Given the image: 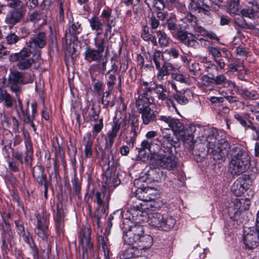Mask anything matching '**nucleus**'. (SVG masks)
I'll list each match as a JSON object with an SVG mask.
<instances>
[{
	"mask_svg": "<svg viewBox=\"0 0 259 259\" xmlns=\"http://www.w3.org/2000/svg\"><path fill=\"white\" fill-rule=\"evenodd\" d=\"M8 6L12 8V10L21 11L26 12V10L23 3L20 0H10L8 4Z\"/></svg>",
	"mask_w": 259,
	"mask_h": 259,
	"instance_id": "09e8293b",
	"label": "nucleus"
},
{
	"mask_svg": "<svg viewBox=\"0 0 259 259\" xmlns=\"http://www.w3.org/2000/svg\"><path fill=\"white\" fill-rule=\"evenodd\" d=\"M55 220L56 232L57 234H60L63 232L64 226L63 217L60 211H57Z\"/></svg>",
	"mask_w": 259,
	"mask_h": 259,
	"instance_id": "37998d69",
	"label": "nucleus"
},
{
	"mask_svg": "<svg viewBox=\"0 0 259 259\" xmlns=\"http://www.w3.org/2000/svg\"><path fill=\"white\" fill-rule=\"evenodd\" d=\"M120 184V179H106L104 185H103L100 192H97L95 195L94 202L97 204V209H100L103 213H106V202L104 200L105 192L108 189L109 194L108 196L107 203L109 201L110 194L113 189Z\"/></svg>",
	"mask_w": 259,
	"mask_h": 259,
	"instance_id": "9d476101",
	"label": "nucleus"
},
{
	"mask_svg": "<svg viewBox=\"0 0 259 259\" xmlns=\"http://www.w3.org/2000/svg\"><path fill=\"white\" fill-rule=\"evenodd\" d=\"M236 23L239 27L244 29H253L255 27L252 23H247L244 19L240 21H236Z\"/></svg>",
	"mask_w": 259,
	"mask_h": 259,
	"instance_id": "69168bd1",
	"label": "nucleus"
},
{
	"mask_svg": "<svg viewBox=\"0 0 259 259\" xmlns=\"http://www.w3.org/2000/svg\"><path fill=\"white\" fill-rule=\"evenodd\" d=\"M240 0H229L228 10L230 14H236L239 12Z\"/></svg>",
	"mask_w": 259,
	"mask_h": 259,
	"instance_id": "4d7b16f0",
	"label": "nucleus"
},
{
	"mask_svg": "<svg viewBox=\"0 0 259 259\" xmlns=\"http://www.w3.org/2000/svg\"><path fill=\"white\" fill-rule=\"evenodd\" d=\"M175 69L174 65L168 62H164L157 70V78L158 80L161 81L164 79L165 76L169 75L170 71Z\"/></svg>",
	"mask_w": 259,
	"mask_h": 259,
	"instance_id": "2f4dec72",
	"label": "nucleus"
},
{
	"mask_svg": "<svg viewBox=\"0 0 259 259\" xmlns=\"http://www.w3.org/2000/svg\"><path fill=\"white\" fill-rule=\"evenodd\" d=\"M14 222L18 234L22 238L26 243L31 245V242H33L32 236L29 231L25 230L23 222L17 220Z\"/></svg>",
	"mask_w": 259,
	"mask_h": 259,
	"instance_id": "a878e982",
	"label": "nucleus"
},
{
	"mask_svg": "<svg viewBox=\"0 0 259 259\" xmlns=\"http://www.w3.org/2000/svg\"><path fill=\"white\" fill-rule=\"evenodd\" d=\"M36 222L35 223L34 233L38 239L48 244L51 234L49 229L50 213L44 209H40L35 213Z\"/></svg>",
	"mask_w": 259,
	"mask_h": 259,
	"instance_id": "423d86ee",
	"label": "nucleus"
},
{
	"mask_svg": "<svg viewBox=\"0 0 259 259\" xmlns=\"http://www.w3.org/2000/svg\"><path fill=\"white\" fill-rule=\"evenodd\" d=\"M112 91L108 90L107 91L105 92L102 96V104L103 105V108H107L110 104V94Z\"/></svg>",
	"mask_w": 259,
	"mask_h": 259,
	"instance_id": "bf43d9fd",
	"label": "nucleus"
},
{
	"mask_svg": "<svg viewBox=\"0 0 259 259\" xmlns=\"http://www.w3.org/2000/svg\"><path fill=\"white\" fill-rule=\"evenodd\" d=\"M127 218L123 221L122 226L123 230V240L125 244L136 245L141 248L149 249L153 244L152 237L144 233V228L139 223L133 224L131 222L133 220L132 215L127 213Z\"/></svg>",
	"mask_w": 259,
	"mask_h": 259,
	"instance_id": "f257e3e1",
	"label": "nucleus"
},
{
	"mask_svg": "<svg viewBox=\"0 0 259 259\" xmlns=\"http://www.w3.org/2000/svg\"><path fill=\"white\" fill-rule=\"evenodd\" d=\"M91 134H88L87 139L85 137L83 138V140L85 141L84 155L86 158H91L93 155V142L91 140Z\"/></svg>",
	"mask_w": 259,
	"mask_h": 259,
	"instance_id": "a18cd8bd",
	"label": "nucleus"
},
{
	"mask_svg": "<svg viewBox=\"0 0 259 259\" xmlns=\"http://www.w3.org/2000/svg\"><path fill=\"white\" fill-rule=\"evenodd\" d=\"M152 59L156 69L158 70L161 67V62L163 61L159 51H155L152 56Z\"/></svg>",
	"mask_w": 259,
	"mask_h": 259,
	"instance_id": "13d9d810",
	"label": "nucleus"
},
{
	"mask_svg": "<svg viewBox=\"0 0 259 259\" xmlns=\"http://www.w3.org/2000/svg\"><path fill=\"white\" fill-rule=\"evenodd\" d=\"M133 184L137 188L145 189L146 194H144V198L142 201L143 203H146L149 200H154L155 196L151 193L153 190L151 187H149L147 185V180L145 179H134Z\"/></svg>",
	"mask_w": 259,
	"mask_h": 259,
	"instance_id": "412c9836",
	"label": "nucleus"
},
{
	"mask_svg": "<svg viewBox=\"0 0 259 259\" xmlns=\"http://www.w3.org/2000/svg\"><path fill=\"white\" fill-rule=\"evenodd\" d=\"M133 246L121 251L119 253L120 259H131L138 257L142 255V250H145L146 248H141L136 245H132Z\"/></svg>",
	"mask_w": 259,
	"mask_h": 259,
	"instance_id": "b1692460",
	"label": "nucleus"
},
{
	"mask_svg": "<svg viewBox=\"0 0 259 259\" xmlns=\"http://www.w3.org/2000/svg\"><path fill=\"white\" fill-rule=\"evenodd\" d=\"M234 88L236 92L245 100H255L259 99V94L255 90L249 91L246 88L237 87L235 84H234Z\"/></svg>",
	"mask_w": 259,
	"mask_h": 259,
	"instance_id": "bb28decb",
	"label": "nucleus"
},
{
	"mask_svg": "<svg viewBox=\"0 0 259 259\" xmlns=\"http://www.w3.org/2000/svg\"><path fill=\"white\" fill-rule=\"evenodd\" d=\"M148 222L150 226L159 230L167 231L172 229L176 224L174 218L167 214L154 212L148 214Z\"/></svg>",
	"mask_w": 259,
	"mask_h": 259,
	"instance_id": "6e6552de",
	"label": "nucleus"
},
{
	"mask_svg": "<svg viewBox=\"0 0 259 259\" xmlns=\"http://www.w3.org/2000/svg\"><path fill=\"white\" fill-rule=\"evenodd\" d=\"M106 76V84L108 88V90L110 91H113L115 83L117 80L116 74L114 73L105 74Z\"/></svg>",
	"mask_w": 259,
	"mask_h": 259,
	"instance_id": "8fccbe9b",
	"label": "nucleus"
},
{
	"mask_svg": "<svg viewBox=\"0 0 259 259\" xmlns=\"http://www.w3.org/2000/svg\"><path fill=\"white\" fill-rule=\"evenodd\" d=\"M42 18V14L38 11L33 12L29 16V20L31 22L36 23H38Z\"/></svg>",
	"mask_w": 259,
	"mask_h": 259,
	"instance_id": "0e129e2a",
	"label": "nucleus"
},
{
	"mask_svg": "<svg viewBox=\"0 0 259 259\" xmlns=\"http://www.w3.org/2000/svg\"><path fill=\"white\" fill-rule=\"evenodd\" d=\"M247 7L257 13L259 12V0H249Z\"/></svg>",
	"mask_w": 259,
	"mask_h": 259,
	"instance_id": "774afa93",
	"label": "nucleus"
},
{
	"mask_svg": "<svg viewBox=\"0 0 259 259\" xmlns=\"http://www.w3.org/2000/svg\"><path fill=\"white\" fill-rule=\"evenodd\" d=\"M213 129L216 133L212 137L214 138L213 143H209L208 136H207L204 145L207 148V153L212 155L213 159L223 160L225 156L228 155L230 149L229 143L225 139L222 138V136H220L217 128L213 127Z\"/></svg>",
	"mask_w": 259,
	"mask_h": 259,
	"instance_id": "20e7f679",
	"label": "nucleus"
},
{
	"mask_svg": "<svg viewBox=\"0 0 259 259\" xmlns=\"http://www.w3.org/2000/svg\"><path fill=\"white\" fill-rule=\"evenodd\" d=\"M82 30L81 23L72 18L71 20L70 19L69 21L66 34L76 37V35L79 34Z\"/></svg>",
	"mask_w": 259,
	"mask_h": 259,
	"instance_id": "cd10ccee",
	"label": "nucleus"
},
{
	"mask_svg": "<svg viewBox=\"0 0 259 259\" xmlns=\"http://www.w3.org/2000/svg\"><path fill=\"white\" fill-rule=\"evenodd\" d=\"M246 180L241 179V181H239L237 179L233 183L231 187V191L236 196L241 195L248 189V185L245 183Z\"/></svg>",
	"mask_w": 259,
	"mask_h": 259,
	"instance_id": "c85d7f7f",
	"label": "nucleus"
},
{
	"mask_svg": "<svg viewBox=\"0 0 259 259\" xmlns=\"http://www.w3.org/2000/svg\"><path fill=\"white\" fill-rule=\"evenodd\" d=\"M240 13L243 16L248 17L250 19L253 18L255 16V13H256V12L254 11L253 10H252L251 8H249L247 7L242 9Z\"/></svg>",
	"mask_w": 259,
	"mask_h": 259,
	"instance_id": "e2e57ef3",
	"label": "nucleus"
},
{
	"mask_svg": "<svg viewBox=\"0 0 259 259\" xmlns=\"http://www.w3.org/2000/svg\"><path fill=\"white\" fill-rule=\"evenodd\" d=\"M185 134L184 135H181L182 140L189 145V150L193 151L194 147V138L195 135L197 138L199 139L201 144H204L208 136L209 143H213L214 138L212 137L215 131L213 127L205 129L203 127L196 126L193 124H190L187 128H184Z\"/></svg>",
	"mask_w": 259,
	"mask_h": 259,
	"instance_id": "f03ea898",
	"label": "nucleus"
},
{
	"mask_svg": "<svg viewBox=\"0 0 259 259\" xmlns=\"http://www.w3.org/2000/svg\"><path fill=\"white\" fill-rule=\"evenodd\" d=\"M172 150L158 148L154 150L150 162L155 166L161 167L168 170L173 169L177 165L176 156L172 153Z\"/></svg>",
	"mask_w": 259,
	"mask_h": 259,
	"instance_id": "39448f33",
	"label": "nucleus"
},
{
	"mask_svg": "<svg viewBox=\"0 0 259 259\" xmlns=\"http://www.w3.org/2000/svg\"><path fill=\"white\" fill-rule=\"evenodd\" d=\"M20 38L14 33L9 34L6 37V40L9 45L15 44Z\"/></svg>",
	"mask_w": 259,
	"mask_h": 259,
	"instance_id": "338daca9",
	"label": "nucleus"
},
{
	"mask_svg": "<svg viewBox=\"0 0 259 259\" xmlns=\"http://www.w3.org/2000/svg\"><path fill=\"white\" fill-rule=\"evenodd\" d=\"M138 111L141 115L143 123L145 125L157 120V111L152 110L149 105H143L138 109Z\"/></svg>",
	"mask_w": 259,
	"mask_h": 259,
	"instance_id": "a211bd4d",
	"label": "nucleus"
},
{
	"mask_svg": "<svg viewBox=\"0 0 259 259\" xmlns=\"http://www.w3.org/2000/svg\"><path fill=\"white\" fill-rule=\"evenodd\" d=\"M83 55L84 60L88 63L92 62L99 63L103 57V54L91 47H87L85 48Z\"/></svg>",
	"mask_w": 259,
	"mask_h": 259,
	"instance_id": "aec40b11",
	"label": "nucleus"
},
{
	"mask_svg": "<svg viewBox=\"0 0 259 259\" xmlns=\"http://www.w3.org/2000/svg\"><path fill=\"white\" fill-rule=\"evenodd\" d=\"M31 51L26 47H24L19 52L12 56L13 61L17 62V67L21 70L30 68L34 62L33 58L30 57Z\"/></svg>",
	"mask_w": 259,
	"mask_h": 259,
	"instance_id": "f8f14e48",
	"label": "nucleus"
},
{
	"mask_svg": "<svg viewBox=\"0 0 259 259\" xmlns=\"http://www.w3.org/2000/svg\"><path fill=\"white\" fill-rule=\"evenodd\" d=\"M88 21L92 30L95 31L97 35H100L103 32V24L98 17L94 16Z\"/></svg>",
	"mask_w": 259,
	"mask_h": 259,
	"instance_id": "473e14b6",
	"label": "nucleus"
},
{
	"mask_svg": "<svg viewBox=\"0 0 259 259\" xmlns=\"http://www.w3.org/2000/svg\"><path fill=\"white\" fill-rule=\"evenodd\" d=\"M158 132L154 131L148 132L146 134V139L143 140L141 144L142 149L136 148L138 152L137 158L141 159L146 154L145 149H148L152 153H153V150H155L154 147L156 146L157 149L159 148V145L161 143L160 140L157 137Z\"/></svg>",
	"mask_w": 259,
	"mask_h": 259,
	"instance_id": "9b49d317",
	"label": "nucleus"
},
{
	"mask_svg": "<svg viewBox=\"0 0 259 259\" xmlns=\"http://www.w3.org/2000/svg\"><path fill=\"white\" fill-rule=\"evenodd\" d=\"M19 106L21 109V112L23 114V121L25 123L30 122L31 121H33L35 119V117L33 115H30L27 110L24 111L22 108V104L20 100H18Z\"/></svg>",
	"mask_w": 259,
	"mask_h": 259,
	"instance_id": "6e6d98bb",
	"label": "nucleus"
},
{
	"mask_svg": "<svg viewBox=\"0 0 259 259\" xmlns=\"http://www.w3.org/2000/svg\"><path fill=\"white\" fill-rule=\"evenodd\" d=\"M184 126L178 119L174 118L169 128H171L176 136L184 135Z\"/></svg>",
	"mask_w": 259,
	"mask_h": 259,
	"instance_id": "58836bf2",
	"label": "nucleus"
},
{
	"mask_svg": "<svg viewBox=\"0 0 259 259\" xmlns=\"http://www.w3.org/2000/svg\"><path fill=\"white\" fill-rule=\"evenodd\" d=\"M177 20L175 15L171 14L168 19H166L165 25L168 29L170 31L172 35L177 32L178 30Z\"/></svg>",
	"mask_w": 259,
	"mask_h": 259,
	"instance_id": "a19ab883",
	"label": "nucleus"
},
{
	"mask_svg": "<svg viewBox=\"0 0 259 259\" xmlns=\"http://www.w3.org/2000/svg\"><path fill=\"white\" fill-rule=\"evenodd\" d=\"M9 81L11 91L15 93L20 92V85L32 82L30 76L26 73L18 71H14L10 73Z\"/></svg>",
	"mask_w": 259,
	"mask_h": 259,
	"instance_id": "ddd939ff",
	"label": "nucleus"
},
{
	"mask_svg": "<svg viewBox=\"0 0 259 259\" xmlns=\"http://www.w3.org/2000/svg\"><path fill=\"white\" fill-rule=\"evenodd\" d=\"M106 22L107 26L105 30L104 35L107 36L108 34L111 32L112 28L116 25V19L114 18L108 19Z\"/></svg>",
	"mask_w": 259,
	"mask_h": 259,
	"instance_id": "680f3d73",
	"label": "nucleus"
},
{
	"mask_svg": "<svg viewBox=\"0 0 259 259\" xmlns=\"http://www.w3.org/2000/svg\"><path fill=\"white\" fill-rule=\"evenodd\" d=\"M231 156L229 171L232 175L239 176L249 168L251 158L246 149L241 147H234Z\"/></svg>",
	"mask_w": 259,
	"mask_h": 259,
	"instance_id": "7ed1b4c3",
	"label": "nucleus"
},
{
	"mask_svg": "<svg viewBox=\"0 0 259 259\" xmlns=\"http://www.w3.org/2000/svg\"><path fill=\"white\" fill-rule=\"evenodd\" d=\"M25 145L26 147V152L24 162L27 167H31L33 151L31 141L29 139H27L25 140Z\"/></svg>",
	"mask_w": 259,
	"mask_h": 259,
	"instance_id": "f704fd0d",
	"label": "nucleus"
},
{
	"mask_svg": "<svg viewBox=\"0 0 259 259\" xmlns=\"http://www.w3.org/2000/svg\"><path fill=\"white\" fill-rule=\"evenodd\" d=\"M212 80H213L214 83L217 85H223L224 87H228L230 86V83H232L231 80H228L226 76L223 74L218 75L216 76H212Z\"/></svg>",
	"mask_w": 259,
	"mask_h": 259,
	"instance_id": "79ce46f5",
	"label": "nucleus"
},
{
	"mask_svg": "<svg viewBox=\"0 0 259 259\" xmlns=\"http://www.w3.org/2000/svg\"><path fill=\"white\" fill-rule=\"evenodd\" d=\"M26 44L27 48L35 51L36 53L39 49L44 48L47 45L46 33L41 31L32 34Z\"/></svg>",
	"mask_w": 259,
	"mask_h": 259,
	"instance_id": "dca6fc26",
	"label": "nucleus"
},
{
	"mask_svg": "<svg viewBox=\"0 0 259 259\" xmlns=\"http://www.w3.org/2000/svg\"><path fill=\"white\" fill-rule=\"evenodd\" d=\"M156 34L159 36L158 43L161 47H166L169 44V38L167 37L166 34L162 31L158 30L156 31Z\"/></svg>",
	"mask_w": 259,
	"mask_h": 259,
	"instance_id": "de8ad7c7",
	"label": "nucleus"
},
{
	"mask_svg": "<svg viewBox=\"0 0 259 259\" xmlns=\"http://www.w3.org/2000/svg\"><path fill=\"white\" fill-rule=\"evenodd\" d=\"M243 69H244V65L243 61L234 58L230 60L227 64L228 72H240Z\"/></svg>",
	"mask_w": 259,
	"mask_h": 259,
	"instance_id": "72a5a7b5",
	"label": "nucleus"
},
{
	"mask_svg": "<svg viewBox=\"0 0 259 259\" xmlns=\"http://www.w3.org/2000/svg\"><path fill=\"white\" fill-rule=\"evenodd\" d=\"M188 8L192 12L202 13L204 15L210 14V6L204 3V0H189Z\"/></svg>",
	"mask_w": 259,
	"mask_h": 259,
	"instance_id": "6ab92c4d",
	"label": "nucleus"
},
{
	"mask_svg": "<svg viewBox=\"0 0 259 259\" xmlns=\"http://www.w3.org/2000/svg\"><path fill=\"white\" fill-rule=\"evenodd\" d=\"M243 241L246 249H253L259 245V231L253 228H245Z\"/></svg>",
	"mask_w": 259,
	"mask_h": 259,
	"instance_id": "2eb2a0df",
	"label": "nucleus"
},
{
	"mask_svg": "<svg viewBox=\"0 0 259 259\" xmlns=\"http://www.w3.org/2000/svg\"><path fill=\"white\" fill-rule=\"evenodd\" d=\"M106 37L107 36H105V35L104 37L97 35V36L94 39V45L96 50L102 54L103 53L106 47V45L108 41V40L106 39Z\"/></svg>",
	"mask_w": 259,
	"mask_h": 259,
	"instance_id": "ea45409f",
	"label": "nucleus"
},
{
	"mask_svg": "<svg viewBox=\"0 0 259 259\" xmlns=\"http://www.w3.org/2000/svg\"><path fill=\"white\" fill-rule=\"evenodd\" d=\"M154 85L152 87L153 91L156 95V97L159 100L161 101H167V104L169 107L171 105L177 111L175 104L173 101H172L168 97V93L165 87L163 84H154Z\"/></svg>",
	"mask_w": 259,
	"mask_h": 259,
	"instance_id": "f3484780",
	"label": "nucleus"
},
{
	"mask_svg": "<svg viewBox=\"0 0 259 259\" xmlns=\"http://www.w3.org/2000/svg\"><path fill=\"white\" fill-rule=\"evenodd\" d=\"M250 124L247 126V128L252 130V137L253 140L255 141H259V127H256L250 121H249Z\"/></svg>",
	"mask_w": 259,
	"mask_h": 259,
	"instance_id": "052dcab7",
	"label": "nucleus"
},
{
	"mask_svg": "<svg viewBox=\"0 0 259 259\" xmlns=\"http://www.w3.org/2000/svg\"><path fill=\"white\" fill-rule=\"evenodd\" d=\"M235 209L236 211L234 212V215L231 217L234 220L237 221L240 215L241 212L247 210L250 205V200L248 199L235 198L234 199Z\"/></svg>",
	"mask_w": 259,
	"mask_h": 259,
	"instance_id": "4be33fe9",
	"label": "nucleus"
},
{
	"mask_svg": "<svg viewBox=\"0 0 259 259\" xmlns=\"http://www.w3.org/2000/svg\"><path fill=\"white\" fill-rule=\"evenodd\" d=\"M141 36L145 41H151L153 46H157L158 43L155 36L149 33V28L147 26L144 25L143 26Z\"/></svg>",
	"mask_w": 259,
	"mask_h": 259,
	"instance_id": "e433bc0d",
	"label": "nucleus"
},
{
	"mask_svg": "<svg viewBox=\"0 0 259 259\" xmlns=\"http://www.w3.org/2000/svg\"><path fill=\"white\" fill-rule=\"evenodd\" d=\"M158 207L157 203L154 200H149L146 203L136 202V204H131V206L127 208L126 213L132 215L134 221H144V219H140L141 217H144V214H147L149 211H154Z\"/></svg>",
	"mask_w": 259,
	"mask_h": 259,
	"instance_id": "1a4fd4ad",
	"label": "nucleus"
},
{
	"mask_svg": "<svg viewBox=\"0 0 259 259\" xmlns=\"http://www.w3.org/2000/svg\"><path fill=\"white\" fill-rule=\"evenodd\" d=\"M121 124V121L115 117L113 119V123L112 127L109 130L106 134V137L105 138V146L104 149L103 150V155H106V152L108 153L107 156V162L109 165L111 162H114V154L111 148L114 142V140L117 136Z\"/></svg>",
	"mask_w": 259,
	"mask_h": 259,
	"instance_id": "0eeeda50",
	"label": "nucleus"
},
{
	"mask_svg": "<svg viewBox=\"0 0 259 259\" xmlns=\"http://www.w3.org/2000/svg\"><path fill=\"white\" fill-rule=\"evenodd\" d=\"M207 51L213 60L222 57V51L218 47L208 46L207 47Z\"/></svg>",
	"mask_w": 259,
	"mask_h": 259,
	"instance_id": "5fc2aeb1",
	"label": "nucleus"
},
{
	"mask_svg": "<svg viewBox=\"0 0 259 259\" xmlns=\"http://www.w3.org/2000/svg\"><path fill=\"white\" fill-rule=\"evenodd\" d=\"M174 98L179 104L186 105L188 103V97L192 96V93L189 90L185 91L183 93L178 92L174 94Z\"/></svg>",
	"mask_w": 259,
	"mask_h": 259,
	"instance_id": "c9c22d12",
	"label": "nucleus"
},
{
	"mask_svg": "<svg viewBox=\"0 0 259 259\" xmlns=\"http://www.w3.org/2000/svg\"><path fill=\"white\" fill-rule=\"evenodd\" d=\"M145 189L138 188L135 197H132L131 200H130L128 205L131 206V204H136V202H140V200H142L144 199V194H146Z\"/></svg>",
	"mask_w": 259,
	"mask_h": 259,
	"instance_id": "49530a36",
	"label": "nucleus"
},
{
	"mask_svg": "<svg viewBox=\"0 0 259 259\" xmlns=\"http://www.w3.org/2000/svg\"><path fill=\"white\" fill-rule=\"evenodd\" d=\"M225 99L230 103L232 108L235 109H238L240 106H244V103L243 102L239 101L238 98L235 96H227Z\"/></svg>",
	"mask_w": 259,
	"mask_h": 259,
	"instance_id": "864d4df0",
	"label": "nucleus"
},
{
	"mask_svg": "<svg viewBox=\"0 0 259 259\" xmlns=\"http://www.w3.org/2000/svg\"><path fill=\"white\" fill-rule=\"evenodd\" d=\"M163 148L165 150H172V148L179 146L180 142L178 138L174 137L170 134L162 132V139L160 140Z\"/></svg>",
	"mask_w": 259,
	"mask_h": 259,
	"instance_id": "5701e85b",
	"label": "nucleus"
},
{
	"mask_svg": "<svg viewBox=\"0 0 259 259\" xmlns=\"http://www.w3.org/2000/svg\"><path fill=\"white\" fill-rule=\"evenodd\" d=\"M131 120V130L128 140H131L132 143H135L137 136L140 132L139 127V119L137 117L133 116Z\"/></svg>",
	"mask_w": 259,
	"mask_h": 259,
	"instance_id": "7c9ffc66",
	"label": "nucleus"
},
{
	"mask_svg": "<svg viewBox=\"0 0 259 259\" xmlns=\"http://www.w3.org/2000/svg\"><path fill=\"white\" fill-rule=\"evenodd\" d=\"M126 145H123L120 148V153L123 156H127L129 152L130 149H132L134 147L135 143H132L131 140H128V137H126Z\"/></svg>",
	"mask_w": 259,
	"mask_h": 259,
	"instance_id": "603ef678",
	"label": "nucleus"
},
{
	"mask_svg": "<svg viewBox=\"0 0 259 259\" xmlns=\"http://www.w3.org/2000/svg\"><path fill=\"white\" fill-rule=\"evenodd\" d=\"M174 37L177 39L180 42L184 45H185L187 40L190 37L188 35L187 31H183L181 29L178 30L176 33L172 35Z\"/></svg>",
	"mask_w": 259,
	"mask_h": 259,
	"instance_id": "3c124183",
	"label": "nucleus"
},
{
	"mask_svg": "<svg viewBox=\"0 0 259 259\" xmlns=\"http://www.w3.org/2000/svg\"><path fill=\"white\" fill-rule=\"evenodd\" d=\"M4 101L6 105L8 107L13 106V99L7 91L0 88V103Z\"/></svg>",
	"mask_w": 259,
	"mask_h": 259,
	"instance_id": "c03bdc74",
	"label": "nucleus"
},
{
	"mask_svg": "<svg viewBox=\"0 0 259 259\" xmlns=\"http://www.w3.org/2000/svg\"><path fill=\"white\" fill-rule=\"evenodd\" d=\"M99 111H96L94 105H93L90 111H89V106L85 108L82 111V115L84 119L88 122L96 121L99 117Z\"/></svg>",
	"mask_w": 259,
	"mask_h": 259,
	"instance_id": "c756f323",
	"label": "nucleus"
},
{
	"mask_svg": "<svg viewBox=\"0 0 259 259\" xmlns=\"http://www.w3.org/2000/svg\"><path fill=\"white\" fill-rule=\"evenodd\" d=\"M79 243L82 249L83 256L90 254L93 255V243L91 240V230L88 227H81L78 235Z\"/></svg>",
	"mask_w": 259,
	"mask_h": 259,
	"instance_id": "4468645a",
	"label": "nucleus"
},
{
	"mask_svg": "<svg viewBox=\"0 0 259 259\" xmlns=\"http://www.w3.org/2000/svg\"><path fill=\"white\" fill-rule=\"evenodd\" d=\"M152 88L147 87L144 91L143 93L140 95L141 99L147 103L151 105H155V99L152 96Z\"/></svg>",
	"mask_w": 259,
	"mask_h": 259,
	"instance_id": "4c0bfd02",
	"label": "nucleus"
},
{
	"mask_svg": "<svg viewBox=\"0 0 259 259\" xmlns=\"http://www.w3.org/2000/svg\"><path fill=\"white\" fill-rule=\"evenodd\" d=\"M26 12L17 11L16 10H10L5 18V22L10 27H13L17 23L20 22L24 17Z\"/></svg>",
	"mask_w": 259,
	"mask_h": 259,
	"instance_id": "393cba45",
	"label": "nucleus"
}]
</instances>
